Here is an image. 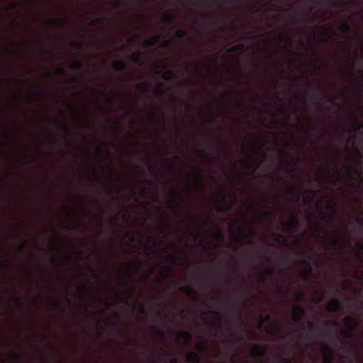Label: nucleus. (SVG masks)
I'll use <instances>...</instances> for the list:
<instances>
[{"instance_id": "33", "label": "nucleus", "mask_w": 363, "mask_h": 363, "mask_svg": "<svg viewBox=\"0 0 363 363\" xmlns=\"http://www.w3.org/2000/svg\"><path fill=\"white\" fill-rule=\"evenodd\" d=\"M313 228H314V235L317 237V238H320L321 237V230L317 226V225H313Z\"/></svg>"}, {"instance_id": "39", "label": "nucleus", "mask_w": 363, "mask_h": 363, "mask_svg": "<svg viewBox=\"0 0 363 363\" xmlns=\"http://www.w3.org/2000/svg\"><path fill=\"white\" fill-rule=\"evenodd\" d=\"M356 223L360 226L363 228V219L362 218H356L355 219Z\"/></svg>"}, {"instance_id": "16", "label": "nucleus", "mask_w": 363, "mask_h": 363, "mask_svg": "<svg viewBox=\"0 0 363 363\" xmlns=\"http://www.w3.org/2000/svg\"><path fill=\"white\" fill-rule=\"evenodd\" d=\"M159 41V37H154L152 40H147L145 43V45L147 48L155 46Z\"/></svg>"}, {"instance_id": "53", "label": "nucleus", "mask_w": 363, "mask_h": 363, "mask_svg": "<svg viewBox=\"0 0 363 363\" xmlns=\"http://www.w3.org/2000/svg\"><path fill=\"white\" fill-rule=\"evenodd\" d=\"M329 290H330V293H333L334 291H337V289H336V288H335L334 286H330V289H329Z\"/></svg>"}, {"instance_id": "8", "label": "nucleus", "mask_w": 363, "mask_h": 363, "mask_svg": "<svg viewBox=\"0 0 363 363\" xmlns=\"http://www.w3.org/2000/svg\"><path fill=\"white\" fill-rule=\"evenodd\" d=\"M175 18L172 13H166L161 16V21L163 23H172L174 22Z\"/></svg>"}, {"instance_id": "61", "label": "nucleus", "mask_w": 363, "mask_h": 363, "mask_svg": "<svg viewBox=\"0 0 363 363\" xmlns=\"http://www.w3.org/2000/svg\"><path fill=\"white\" fill-rule=\"evenodd\" d=\"M25 245L26 242H23V244L19 247V250L22 251L24 249Z\"/></svg>"}, {"instance_id": "44", "label": "nucleus", "mask_w": 363, "mask_h": 363, "mask_svg": "<svg viewBox=\"0 0 363 363\" xmlns=\"http://www.w3.org/2000/svg\"><path fill=\"white\" fill-rule=\"evenodd\" d=\"M198 348L201 350V351H205L206 350V346L203 345V344H199L198 345Z\"/></svg>"}, {"instance_id": "38", "label": "nucleus", "mask_w": 363, "mask_h": 363, "mask_svg": "<svg viewBox=\"0 0 363 363\" xmlns=\"http://www.w3.org/2000/svg\"><path fill=\"white\" fill-rule=\"evenodd\" d=\"M234 92L231 90L226 91L223 95L225 97H231L234 95Z\"/></svg>"}, {"instance_id": "32", "label": "nucleus", "mask_w": 363, "mask_h": 363, "mask_svg": "<svg viewBox=\"0 0 363 363\" xmlns=\"http://www.w3.org/2000/svg\"><path fill=\"white\" fill-rule=\"evenodd\" d=\"M172 197L174 200L181 201L182 199V196L180 192L175 191L172 194Z\"/></svg>"}, {"instance_id": "11", "label": "nucleus", "mask_w": 363, "mask_h": 363, "mask_svg": "<svg viewBox=\"0 0 363 363\" xmlns=\"http://www.w3.org/2000/svg\"><path fill=\"white\" fill-rule=\"evenodd\" d=\"M340 30L342 33H343L345 34H350L352 33V29H351L350 26L346 22L342 23L341 26H340Z\"/></svg>"}, {"instance_id": "52", "label": "nucleus", "mask_w": 363, "mask_h": 363, "mask_svg": "<svg viewBox=\"0 0 363 363\" xmlns=\"http://www.w3.org/2000/svg\"><path fill=\"white\" fill-rule=\"evenodd\" d=\"M209 313H212V314H215V315H217L218 317H220V313H218V312H214L213 311H208Z\"/></svg>"}, {"instance_id": "57", "label": "nucleus", "mask_w": 363, "mask_h": 363, "mask_svg": "<svg viewBox=\"0 0 363 363\" xmlns=\"http://www.w3.org/2000/svg\"><path fill=\"white\" fill-rule=\"evenodd\" d=\"M225 284L227 285H230L232 284V280L230 279L225 280Z\"/></svg>"}, {"instance_id": "7", "label": "nucleus", "mask_w": 363, "mask_h": 363, "mask_svg": "<svg viewBox=\"0 0 363 363\" xmlns=\"http://www.w3.org/2000/svg\"><path fill=\"white\" fill-rule=\"evenodd\" d=\"M298 219L296 216H293L289 223L286 225V230H292L295 229L298 227Z\"/></svg>"}, {"instance_id": "59", "label": "nucleus", "mask_w": 363, "mask_h": 363, "mask_svg": "<svg viewBox=\"0 0 363 363\" xmlns=\"http://www.w3.org/2000/svg\"><path fill=\"white\" fill-rule=\"evenodd\" d=\"M314 329H315V325H314L313 324H311V325L309 326V330H310V331H313Z\"/></svg>"}, {"instance_id": "51", "label": "nucleus", "mask_w": 363, "mask_h": 363, "mask_svg": "<svg viewBox=\"0 0 363 363\" xmlns=\"http://www.w3.org/2000/svg\"><path fill=\"white\" fill-rule=\"evenodd\" d=\"M313 217V215H310V216L308 217V223H310V225H313L312 221V218Z\"/></svg>"}, {"instance_id": "23", "label": "nucleus", "mask_w": 363, "mask_h": 363, "mask_svg": "<svg viewBox=\"0 0 363 363\" xmlns=\"http://www.w3.org/2000/svg\"><path fill=\"white\" fill-rule=\"evenodd\" d=\"M300 262H301V264H304V265H306L307 267L308 270L309 272H311L312 271V267H311L310 262L307 260L306 258H304V257L301 258L300 259Z\"/></svg>"}, {"instance_id": "13", "label": "nucleus", "mask_w": 363, "mask_h": 363, "mask_svg": "<svg viewBox=\"0 0 363 363\" xmlns=\"http://www.w3.org/2000/svg\"><path fill=\"white\" fill-rule=\"evenodd\" d=\"M338 245H339V241L335 239V240H330L328 242V249L336 250L337 249Z\"/></svg>"}, {"instance_id": "46", "label": "nucleus", "mask_w": 363, "mask_h": 363, "mask_svg": "<svg viewBox=\"0 0 363 363\" xmlns=\"http://www.w3.org/2000/svg\"><path fill=\"white\" fill-rule=\"evenodd\" d=\"M166 74L168 75L169 78H172L174 76L173 72L170 69L167 70Z\"/></svg>"}, {"instance_id": "17", "label": "nucleus", "mask_w": 363, "mask_h": 363, "mask_svg": "<svg viewBox=\"0 0 363 363\" xmlns=\"http://www.w3.org/2000/svg\"><path fill=\"white\" fill-rule=\"evenodd\" d=\"M325 325V332L327 336L332 337L333 335V328L329 325L328 323H324Z\"/></svg>"}, {"instance_id": "64", "label": "nucleus", "mask_w": 363, "mask_h": 363, "mask_svg": "<svg viewBox=\"0 0 363 363\" xmlns=\"http://www.w3.org/2000/svg\"><path fill=\"white\" fill-rule=\"evenodd\" d=\"M98 152L100 154H101L102 155H104V152L101 148H99V147L98 148Z\"/></svg>"}, {"instance_id": "2", "label": "nucleus", "mask_w": 363, "mask_h": 363, "mask_svg": "<svg viewBox=\"0 0 363 363\" xmlns=\"http://www.w3.org/2000/svg\"><path fill=\"white\" fill-rule=\"evenodd\" d=\"M341 303L339 299L333 298L326 307V310L328 312H337L340 311Z\"/></svg>"}, {"instance_id": "34", "label": "nucleus", "mask_w": 363, "mask_h": 363, "mask_svg": "<svg viewBox=\"0 0 363 363\" xmlns=\"http://www.w3.org/2000/svg\"><path fill=\"white\" fill-rule=\"evenodd\" d=\"M131 60L135 63H139L141 61V57L139 55H133Z\"/></svg>"}, {"instance_id": "31", "label": "nucleus", "mask_w": 363, "mask_h": 363, "mask_svg": "<svg viewBox=\"0 0 363 363\" xmlns=\"http://www.w3.org/2000/svg\"><path fill=\"white\" fill-rule=\"evenodd\" d=\"M278 121H270L268 123L267 128L270 129H275L277 128Z\"/></svg>"}, {"instance_id": "47", "label": "nucleus", "mask_w": 363, "mask_h": 363, "mask_svg": "<svg viewBox=\"0 0 363 363\" xmlns=\"http://www.w3.org/2000/svg\"><path fill=\"white\" fill-rule=\"evenodd\" d=\"M194 170L197 172L199 181L201 182L202 180H203V177H202L201 172L197 169H196V168H194Z\"/></svg>"}, {"instance_id": "25", "label": "nucleus", "mask_w": 363, "mask_h": 363, "mask_svg": "<svg viewBox=\"0 0 363 363\" xmlns=\"http://www.w3.org/2000/svg\"><path fill=\"white\" fill-rule=\"evenodd\" d=\"M179 289L181 291L189 294H191L193 293V289L189 286H180Z\"/></svg>"}, {"instance_id": "27", "label": "nucleus", "mask_w": 363, "mask_h": 363, "mask_svg": "<svg viewBox=\"0 0 363 363\" xmlns=\"http://www.w3.org/2000/svg\"><path fill=\"white\" fill-rule=\"evenodd\" d=\"M169 258L172 259L174 262H181L183 259L181 256L174 255H170Z\"/></svg>"}, {"instance_id": "35", "label": "nucleus", "mask_w": 363, "mask_h": 363, "mask_svg": "<svg viewBox=\"0 0 363 363\" xmlns=\"http://www.w3.org/2000/svg\"><path fill=\"white\" fill-rule=\"evenodd\" d=\"M12 359L16 362H21L23 358L21 354H15L12 357Z\"/></svg>"}, {"instance_id": "37", "label": "nucleus", "mask_w": 363, "mask_h": 363, "mask_svg": "<svg viewBox=\"0 0 363 363\" xmlns=\"http://www.w3.org/2000/svg\"><path fill=\"white\" fill-rule=\"evenodd\" d=\"M265 272L268 276H272L274 274V268H268L266 269Z\"/></svg>"}, {"instance_id": "62", "label": "nucleus", "mask_w": 363, "mask_h": 363, "mask_svg": "<svg viewBox=\"0 0 363 363\" xmlns=\"http://www.w3.org/2000/svg\"><path fill=\"white\" fill-rule=\"evenodd\" d=\"M17 7V4L16 3H12L11 4V8L12 9H16Z\"/></svg>"}, {"instance_id": "60", "label": "nucleus", "mask_w": 363, "mask_h": 363, "mask_svg": "<svg viewBox=\"0 0 363 363\" xmlns=\"http://www.w3.org/2000/svg\"><path fill=\"white\" fill-rule=\"evenodd\" d=\"M138 40V37L135 36L130 39L131 43H135Z\"/></svg>"}, {"instance_id": "36", "label": "nucleus", "mask_w": 363, "mask_h": 363, "mask_svg": "<svg viewBox=\"0 0 363 363\" xmlns=\"http://www.w3.org/2000/svg\"><path fill=\"white\" fill-rule=\"evenodd\" d=\"M76 48L79 49V50H83L84 49V43H82V42H74V43Z\"/></svg>"}, {"instance_id": "50", "label": "nucleus", "mask_w": 363, "mask_h": 363, "mask_svg": "<svg viewBox=\"0 0 363 363\" xmlns=\"http://www.w3.org/2000/svg\"><path fill=\"white\" fill-rule=\"evenodd\" d=\"M145 305L143 304H141L140 306V311L141 313H144L145 312Z\"/></svg>"}, {"instance_id": "55", "label": "nucleus", "mask_w": 363, "mask_h": 363, "mask_svg": "<svg viewBox=\"0 0 363 363\" xmlns=\"http://www.w3.org/2000/svg\"><path fill=\"white\" fill-rule=\"evenodd\" d=\"M238 105L240 107H242L243 106V103H242V100H240V99L238 100Z\"/></svg>"}, {"instance_id": "30", "label": "nucleus", "mask_w": 363, "mask_h": 363, "mask_svg": "<svg viewBox=\"0 0 363 363\" xmlns=\"http://www.w3.org/2000/svg\"><path fill=\"white\" fill-rule=\"evenodd\" d=\"M356 173L357 174L361 182H362V162H359L358 164V168L355 169Z\"/></svg>"}, {"instance_id": "19", "label": "nucleus", "mask_w": 363, "mask_h": 363, "mask_svg": "<svg viewBox=\"0 0 363 363\" xmlns=\"http://www.w3.org/2000/svg\"><path fill=\"white\" fill-rule=\"evenodd\" d=\"M296 301L298 302L304 301L306 299V294L303 291H298L296 294Z\"/></svg>"}, {"instance_id": "42", "label": "nucleus", "mask_w": 363, "mask_h": 363, "mask_svg": "<svg viewBox=\"0 0 363 363\" xmlns=\"http://www.w3.org/2000/svg\"><path fill=\"white\" fill-rule=\"evenodd\" d=\"M163 86H164V84L163 83H161L160 84V87L159 89H157V92L160 94H163L164 93V90H163Z\"/></svg>"}, {"instance_id": "41", "label": "nucleus", "mask_w": 363, "mask_h": 363, "mask_svg": "<svg viewBox=\"0 0 363 363\" xmlns=\"http://www.w3.org/2000/svg\"><path fill=\"white\" fill-rule=\"evenodd\" d=\"M315 299V302L317 303H320L323 301V296H322V294H320L319 296H317Z\"/></svg>"}, {"instance_id": "43", "label": "nucleus", "mask_w": 363, "mask_h": 363, "mask_svg": "<svg viewBox=\"0 0 363 363\" xmlns=\"http://www.w3.org/2000/svg\"><path fill=\"white\" fill-rule=\"evenodd\" d=\"M157 335L161 338H165V334L164 332L162 331H157Z\"/></svg>"}, {"instance_id": "5", "label": "nucleus", "mask_w": 363, "mask_h": 363, "mask_svg": "<svg viewBox=\"0 0 363 363\" xmlns=\"http://www.w3.org/2000/svg\"><path fill=\"white\" fill-rule=\"evenodd\" d=\"M344 323L345 324L350 327L352 330H354V328L357 326V320L351 316H347L344 318Z\"/></svg>"}, {"instance_id": "10", "label": "nucleus", "mask_w": 363, "mask_h": 363, "mask_svg": "<svg viewBox=\"0 0 363 363\" xmlns=\"http://www.w3.org/2000/svg\"><path fill=\"white\" fill-rule=\"evenodd\" d=\"M46 23L54 26H62L65 24V21L62 18H55L47 20Z\"/></svg>"}, {"instance_id": "20", "label": "nucleus", "mask_w": 363, "mask_h": 363, "mask_svg": "<svg viewBox=\"0 0 363 363\" xmlns=\"http://www.w3.org/2000/svg\"><path fill=\"white\" fill-rule=\"evenodd\" d=\"M174 35L175 37L181 39L184 38L186 35V33L183 29L179 28L175 31Z\"/></svg>"}, {"instance_id": "15", "label": "nucleus", "mask_w": 363, "mask_h": 363, "mask_svg": "<svg viewBox=\"0 0 363 363\" xmlns=\"http://www.w3.org/2000/svg\"><path fill=\"white\" fill-rule=\"evenodd\" d=\"M159 41V37H154L152 40H147L145 43V45L147 48L155 46Z\"/></svg>"}, {"instance_id": "54", "label": "nucleus", "mask_w": 363, "mask_h": 363, "mask_svg": "<svg viewBox=\"0 0 363 363\" xmlns=\"http://www.w3.org/2000/svg\"><path fill=\"white\" fill-rule=\"evenodd\" d=\"M170 363H180V362H179V360L177 358H173L171 360Z\"/></svg>"}, {"instance_id": "49", "label": "nucleus", "mask_w": 363, "mask_h": 363, "mask_svg": "<svg viewBox=\"0 0 363 363\" xmlns=\"http://www.w3.org/2000/svg\"><path fill=\"white\" fill-rule=\"evenodd\" d=\"M216 122V118L214 116H211L210 118H209V123H214Z\"/></svg>"}, {"instance_id": "14", "label": "nucleus", "mask_w": 363, "mask_h": 363, "mask_svg": "<svg viewBox=\"0 0 363 363\" xmlns=\"http://www.w3.org/2000/svg\"><path fill=\"white\" fill-rule=\"evenodd\" d=\"M84 67V65L82 62H77L74 64H72L69 66V69L72 71H77L80 69H82Z\"/></svg>"}, {"instance_id": "24", "label": "nucleus", "mask_w": 363, "mask_h": 363, "mask_svg": "<svg viewBox=\"0 0 363 363\" xmlns=\"http://www.w3.org/2000/svg\"><path fill=\"white\" fill-rule=\"evenodd\" d=\"M105 22V19L102 18H96L91 21V26L101 25Z\"/></svg>"}, {"instance_id": "4", "label": "nucleus", "mask_w": 363, "mask_h": 363, "mask_svg": "<svg viewBox=\"0 0 363 363\" xmlns=\"http://www.w3.org/2000/svg\"><path fill=\"white\" fill-rule=\"evenodd\" d=\"M186 359L191 363H199L201 361V356L196 352H190L186 355Z\"/></svg>"}, {"instance_id": "3", "label": "nucleus", "mask_w": 363, "mask_h": 363, "mask_svg": "<svg viewBox=\"0 0 363 363\" xmlns=\"http://www.w3.org/2000/svg\"><path fill=\"white\" fill-rule=\"evenodd\" d=\"M252 352L254 355H255L258 357H262L265 354L266 349L259 345H255L253 347Z\"/></svg>"}, {"instance_id": "21", "label": "nucleus", "mask_w": 363, "mask_h": 363, "mask_svg": "<svg viewBox=\"0 0 363 363\" xmlns=\"http://www.w3.org/2000/svg\"><path fill=\"white\" fill-rule=\"evenodd\" d=\"M245 49V46L243 44H238L234 46L233 48L228 50V52H233L236 51L243 50Z\"/></svg>"}, {"instance_id": "22", "label": "nucleus", "mask_w": 363, "mask_h": 363, "mask_svg": "<svg viewBox=\"0 0 363 363\" xmlns=\"http://www.w3.org/2000/svg\"><path fill=\"white\" fill-rule=\"evenodd\" d=\"M181 335L184 337V339L187 342H189L192 340V335L189 332H183L181 333Z\"/></svg>"}, {"instance_id": "18", "label": "nucleus", "mask_w": 363, "mask_h": 363, "mask_svg": "<svg viewBox=\"0 0 363 363\" xmlns=\"http://www.w3.org/2000/svg\"><path fill=\"white\" fill-rule=\"evenodd\" d=\"M137 88L142 92L146 93L149 91V84H138Z\"/></svg>"}, {"instance_id": "48", "label": "nucleus", "mask_w": 363, "mask_h": 363, "mask_svg": "<svg viewBox=\"0 0 363 363\" xmlns=\"http://www.w3.org/2000/svg\"><path fill=\"white\" fill-rule=\"evenodd\" d=\"M108 102L111 106H113V105H114V101H113V99L110 96H108Z\"/></svg>"}, {"instance_id": "29", "label": "nucleus", "mask_w": 363, "mask_h": 363, "mask_svg": "<svg viewBox=\"0 0 363 363\" xmlns=\"http://www.w3.org/2000/svg\"><path fill=\"white\" fill-rule=\"evenodd\" d=\"M347 305L349 308H354L357 306V303L353 299H348L347 301Z\"/></svg>"}, {"instance_id": "56", "label": "nucleus", "mask_w": 363, "mask_h": 363, "mask_svg": "<svg viewBox=\"0 0 363 363\" xmlns=\"http://www.w3.org/2000/svg\"><path fill=\"white\" fill-rule=\"evenodd\" d=\"M216 238H217L218 239H222V238H223V234H222L221 233H218V234L216 235Z\"/></svg>"}, {"instance_id": "1", "label": "nucleus", "mask_w": 363, "mask_h": 363, "mask_svg": "<svg viewBox=\"0 0 363 363\" xmlns=\"http://www.w3.org/2000/svg\"><path fill=\"white\" fill-rule=\"evenodd\" d=\"M305 315V311L300 306H294L292 307V318L295 322H299Z\"/></svg>"}, {"instance_id": "12", "label": "nucleus", "mask_w": 363, "mask_h": 363, "mask_svg": "<svg viewBox=\"0 0 363 363\" xmlns=\"http://www.w3.org/2000/svg\"><path fill=\"white\" fill-rule=\"evenodd\" d=\"M272 318H271V315H262L259 317V328H262L264 323L265 322H269L271 320Z\"/></svg>"}, {"instance_id": "6", "label": "nucleus", "mask_w": 363, "mask_h": 363, "mask_svg": "<svg viewBox=\"0 0 363 363\" xmlns=\"http://www.w3.org/2000/svg\"><path fill=\"white\" fill-rule=\"evenodd\" d=\"M113 69L118 72H123L126 69V64L123 60H118L113 64Z\"/></svg>"}, {"instance_id": "26", "label": "nucleus", "mask_w": 363, "mask_h": 363, "mask_svg": "<svg viewBox=\"0 0 363 363\" xmlns=\"http://www.w3.org/2000/svg\"><path fill=\"white\" fill-rule=\"evenodd\" d=\"M161 318H162L161 313L159 311L157 308L155 307V313H154V315H153V320L156 321L157 320L161 319Z\"/></svg>"}, {"instance_id": "9", "label": "nucleus", "mask_w": 363, "mask_h": 363, "mask_svg": "<svg viewBox=\"0 0 363 363\" xmlns=\"http://www.w3.org/2000/svg\"><path fill=\"white\" fill-rule=\"evenodd\" d=\"M324 350H328L331 354H330V356H328L326 354L324 355L323 363H332L333 362V359H334L333 350L329 346H328L326 345H324Z\"/></svg>"}, {"instance_id": "58", "label": "nucleus", "mask_w": 363, "mask_h": 363, "mask_svg": "<svg viewBox=\"0 0 363 363\" xmlns=\"http://www.w3.org/2000/svg\"><path fill=\"white\" fill-rule=\"evenodd\" d=\"M60 123L62 124V127H63L65 129L68 130L67 126V125H66V123H64V122H60Z\"/></svg>"}, {"instance_id": "28", "label": "nucleus", "mask_w": 363, "mask_h": 363, "mask_svg": "<svg viewBox=\"0 0 363 363\" xmlns=\"http://www.w3.org/2000/svg\"><path fill=\"white\" fill-rule=\"evenodd\" d=\"M275 240L277 242H286L287 241V238L286 236L283 235L279 234L276 237Z\"/></svg>"}, {"instance_id": "63", "label": "nucleus", "mask_w": 363, "mask_h": 363, "mask_svg": "<svg viewBox=\"0 0 363 363\" xmlns=\"http://www.w3.org/2000/svg\"><path fill=\"white\" fill-rule=\"evenodd\" d=\"M359 250L360 252L363 250V245L362 244H358Z\"/></svg>"}, {"instance_id": "45", "label": "nucleus", "mask_w": 363, "mask_h": 363, "mask_svg": "<svg viewBox=\"0 0 363 363\" xmlns=\"http://www.w3.org/2000/svg\"><path fill=\"white\" fill-rule=\"evenodd\" d=\"M56 72L57 74H64L65 73V69L63 67H61L60 68H58L57 70H56Z\"/></svg>"}, {"instance_id": "40", "label": "nucleus", "mask_w": 363, "mask_h": 363, "mask_svg": "<svg viewBox=\"0 0 363 363\" xmlns=\"http://www.w3.org/2000/svg\"><path fill=\"white\" fill-rule=\"evenodd\" d=\"M140 194L142 197L145 198L147 195V191L146 189H143L140 191Z\"/></svg>"}]
</instances>
